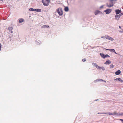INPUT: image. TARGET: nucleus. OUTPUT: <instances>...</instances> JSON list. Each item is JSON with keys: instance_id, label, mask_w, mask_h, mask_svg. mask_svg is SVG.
Wrapping results in <instances>:
<instances>
[{"instance_id": "f257e3e1", "label": "nucleus", "mask_w": 123, "mask_h": 123, "mask_svg": "<svg viewBox=\"0 0 123 123\" xmlns=\"http://www.w3.org/2000/svg\"><path fill=\"white\" fill-rule=\"evenodd\" d=\"M108 114L109 115H115V116H120V113H118L117 112H115L113 113H110V112H108V113H103L101 114Z\"/></svg>"}, {"instance_id": "f03ea898", "label": "nucleus", "mask_w": 123, "mask_h": 123, "mask_svg": "<svg viewBox=\"0 0 123 123\" xmlns=\"http://www.w3.org/2000/svg\"><path fill=\"white\" fill-rule=\"evenodd\" d=\"M114 1V0H109L108 2L106 4L107 6L109 7L113 6L114 5L113 1Z\"/></svg>"}, {"instance_id": "7ed1b4c3", "label": "nucleus", "mask_w": 123, "mask_h": 123, "mask_svg": "<svg viewBox=\"0 0 123 123\" xmlns=\"http://www.w3.org/2000/svg\"><path fill=\"white\" fill-rule=\"evenodd\" d=\"M42 3L44 6H48L50 3L49 0H42Z\"/></svg>"}, {"instance_id": "20e7f679", "label": "nucleus", "mask_w": 123, "mask_h": 123, "mask_svg": "<svg viewBox=\"0 0 123 123\" xmlns=\"http://www.w3.org/2000/svg\"><path fill=\"white\" fill-rule=\"evenodd\" d=\"M56 11L58 13L60 16H61L62 15V11L61 8H59Z\"/></svg>"}, {"instance_id": "39448f33", "label": "nucleus", "mask_w": 123, "mask_h": 123, "mask_svg": "<svg viewBox=\"0 0 123 123\" xmlns=\"http://www.w3.org/2000/svg\"><path fill=\"white\" fill-rule=\"evenodd\" d=\"M101 38H106L111 41H113L114 40L113 38L107 35H105V36H102L101 37Z\"/></svg>"}, {"instance_id": "423d86ee", "label": "nucleus", "mask_w": 123, "mask_h": 123, "mask_svg": "<svg viewBox=\"0 0 123 123\" xmlns=\"http://www.w3.org/2000/svg\"><path fill=\"white\" fill-rule=\"evenodd\" d=\"M112 10L111 9H108L104 11L106 14H109L110 13L111 11Z\"/></svg>"}, {"instance_id": "0eeeda50", "label": "nucleus", "mask_w": 123, "mask_h": 123, "mask_svg": "<svg viewBox=\"0 0 123 123\" xmlns=\"http://www.w3.org/2000/svg\"><path fill=\"white\" fill-rule=\"evenodd\" d=\"M103 81L105 82H106V81L103 80L102 79H97L96 80H95L94 81V82H97L98 81Z\"/></svg>"}, {"instance_id": "6e6552de", "label": "nucleus", "mask_w": 123, "mask_h": 123, "mask_svg": "<svg viewBox=\"0 0 123 123\" xmlns=\"http://www.w3.org/2000/svg\"><path fill=\"white\" fill-rule=\"evenodd\" d=\"M111 62L109 60H107L105 63V64L107 65L111 63Z\"/></svg>"}, {"instance_id": "1a4fd4ad", "label": "nucleus", "mask_w": 123, "mask_h": 123, "mask_svg": "<svg viewBox=\"0 0 123 123\" xmlns=\"http://www.w3.org/2000/svg\"><path fill=\"white\" fill-rule=\"evenodd\" d=\"M120 17L118 15L116 14L115 16V19L118 20L119 19Z\"/></svg>"}, {"instance_id": "9d476101", "label": "nucleus", "mask_w": 123, "mask_h": 123, "mask_svg": "<svg viewBox=\"0 0 123 123\" xmlns=\"http://www.w3.org/2000/svg\"><path fill=\"white\" fill-rule=\"evenodd\" d=\"M121 73V72L120 70H118L115 72V74L116 75H119Z\"/></svg>"}, {"instance_id": "9b49d317", "label": "nucleus", "mask_w": 123, "mask_h": 123, "mask_svg": "<svg viewBox=\"0 0 123 123\" xmlns=\"http://www.w3.org/2000/svg\"><path fill=\"white\" fill-rule=\"evenodd\" d=\"M13 29V28L11 27H9L8 28V30H9L11 33L13 32V31H12V30Z\"/></svg>"}, {"instance_id": "f8f14e48", "label": "nucleus", "mask_w": 123, "mask_h": 123, "mask_svg": "<svg viewBox=\"0 0 123 123\" xmlns=\"http://www.w3.org/2000/svg\"><path fill=\"white\" fill-rule=\"evenodd\" d=\"M116 13L117 14H119L121 12V10L119 9H117L115 11Z\"/></svg>"}, {"instance_id": "ddd939ff", "label": "nucleus", "mask_w": 123, "mask_h": 123, "mask_svg": "<svg viewBox=\"0 0 123 123\" xmlns=\"http://www.w3.org/2000/svg\"><path fill=\"white\" fill-rule=\"evenodd\" d=\"M98 69H102L103 70H105V68L104 67H100L99 66V67L98 68Z\"/></svg>"}, {"instance_id": "4468645a", "label": "nucleus", "mask_w": 123, "mask_h": 123, "mask_svg": "<svg viewBox=\"0 0 123 123\" xmlns=\"http://www.w3.org/2000/svg\"><path fill=\"white\" fill-rule=\"evenodd\" d=\"M92 65L93 66H95L97 68H98L99 67V66H98L95 63H92Z\"/></svg>"}, {"instance_id": "2eb2a0df", "label": "nucleus", "mask_w": 123, "mask_h": 123, "mask_svg": "<svg viewBox=\"0 0 123 123\" xmlns=\"http://www.w3.org/2000/svg\"><path fill=\"white\" fill-rule=\"evenodd\" d=\"M100 55L101 56V57H103V58H105V55L104 54L101 53L100 54Z\"/></svg>"}, {"instance_id": "dca6fc26", "label": "nucleus", "mask_w": 123, "mask_h": 123, "mask_svg": "<svg viewBox=\"0 0 123 123\" xmlns=\"http://www.w3.org/2000/svg\"><path fill=\"white\" fill-rule=\"evenodd\" d=\"M100 12L98 11H96L95 12V14L96 15L98 14Z\"/></svg>"}, {"instance_id": "f3484780", "label": "nucleus", "mask_w": 123, "mask_h": 123, "mask_svg": "<svg viewBox=\"0 0 123 123\" xmlns=\"http://www.w3.org/2000/svg\"><path fill=\"white\" fill-rule=\"evenodd\" d=\"M106 50H109L110 51H113V52H115V50L114 49H105Z\"/></svg>"}, {"instance_id": "a211bd4d", "label": "nucleus", "mask_w": 123, "mask_h": 123, "mask_svg": "<svg viewBox=\"0 0 123 123\" xmlns=\"http://www.w3.org/2000/svg\"><path fill=\"white\" fill-rule=\"evenodd\" d=\"M18 22L20 23H21L23 22V18H21L20 19H19Z\"/></svg>"}, {"instance_id": "6ab92c4d", "label": "nucleus", "mask_w": 123, "mask_h": 123, "mask_svg": "<svg viewBox=\"0 0 123 123\" xmlns=\"http://www.w3.org/2000/svg\"><path fill=\"white\" fill-rule=\"evenodd\" d=\"M42 28H45L46 27L47 28H49V26L48 25H43V26H42Z\"/></svg>"}, {"instance_id": "aec40b11", "label": "nucleus", "mask_w": 123, "mask_h": 123, "mask_svg": "<svg viewBox=\"0 0 123 123\" xmlns=\"http://www.w3.org/2000/svg\"><path fill=\"white\" fill-rule=\"evenodd\" d=\"M64 10L65 11L67 12L68 10V7H65L64 9Z\"/></svg>"}, {"instance_id": "412c9836", "label": "nucleus", "mask_w": 123, "mask_h": 123, "mask_svg": "<svg viewBox=\"0 0 123 123\" xmlns=\"http://www.w3.org/2000/svg\"><path fill=\"white\" fill-rule=\"evenodd\" d=\"M41 11V9H37L36 12H40Z\"/></svg>"}, {"instance_id": "4be33fe9", "label": "nucleus", "mask_w": 123, "mask_h": 123, "mask_svg": "<svg viewBox=\"0 0 123 123\" xmlns=\"http://www.w3.org/2000/svg\"><path fill=\"white\" fill-rule=\"evenodd\" d=\"M110 68H114V66L113 65L111 64L110 65Z\"/></svg>"}, {"instance_id": "5701e85b", "label": "nucleus", "mask_w": 123, "mask_h": 123, "mask_svg": "<svg viewBox=\"0 0 123 123\" xmlns=\"http://www.w3.org/2000/svg\"><path fill=\"white\" fill-rule=\"evenodd\" d=\"M118 80L119 81H121V82H123V80H121V78H118Z\"/></svg>"}, {"instance_id": "b1692460", "label": "nucleus", "mask_w": 123, "mask_h": 123, "mask_svg": "<svg viewBox=\"0 0 123 123\" xmlns=\"http://www.w3.org/2000/svg\"><path fill=\"white\" fill-rule=\"evenodd\" d=\"M30 11H34V9L32 8H31L29 9Z\"/></svg>"}, {"instance_id": "393cba45", "label": "nucleus", "mask_w": 123, "mask_h": 123, "mask_svg": "<svg viewBox=\"0 0 123 123\" xmlns=\"http://www.w3.org/2000/svg\"><path fill=\"white\" fill-rule=\"evenodd\" d=\"M110 56L108 55H105V58L106 57H109Z\"/></svg>"}, {"instance_id": "a878e982", "label": "nucleus", "mask_w": 123, "mask_h": 123, "mask_svg": "<svg viewBox=\"0 0 123 123\" xmlns=\"http://www.w3.org/2000/svg\"><path fill=\"white\" fill-rule=\"evenodd\" d=\"M123 15V12L122 13H121V14H120L119 15V16L120 17L121 16H122Z\"/></svg>"}, {"instance_id": "bb28decb", "label": "nucleus", "mask_w": 123, "mask_h": 123, "mask_svg": "<svg viewBox=\"0 0 123 123\" xmlns=\"http://www.w3.org/2000/svg\"><path fill=\"white\" fill-rule=\"evenodd\" d=\"M86 60V59H82V61L83 62H84Z\"/></svg>"}, {"instance_id": "cd10ccee", "label": "nucleus", "mask_w": 123, "mask_h": 123, "mask_svg": "<svg viewBox=\"0 0 123 123\" xmlns=\"http://www.w3.org/2000/svg\"><path fill=\"white\" fill-rule=\"evenodd\" d=\"M1 44L0 43V51L1 50Z\"/></svg>"}, {"instance_id": "c85d7f7f", "label": "nucleus", "mask_w": 123, "mask_h": 123, "mask_svg": "<svg viewBox=\"0 0 123 123\" xmlns=\"http://www.w3.org/2000/svg\"><path fill=\"white\" fill-rule=\"evenodd\" d=\"M120 120L121 121H122V122L123 123V119H120Z\"/></svg>"}, {"instance_id": "c756f323", "label": "nucleus", "mask_w": 123, "mask_h": 123, "mask_svg": "<svg viewBox=\"0 0 123 123\" xmlns=\"http://www.w3.org/2000/svg\"><path fill=\"white\" fill-rule=\"evenodd\" d=\"M120 116H123V112L120 113Z\"/></svg>"}, {"instance_id": "7c9ffc66", "label": "nucleus", "mask_w": 123, "mask_h": 123, "mask_svg": "<svg viewBox=\"0 0 123 123\" xmlns=\"http://www.w3.org/2000/svg\"><path fill=\"white\" fill-rule=\"evenodd\" d=\"M34 11H37V9H34Z\"/></svg>"}, {"instance_id": "2f4dec72", "label": "nucleus", "mask_w": 123, "mask_h": 123, "mask_svg": "<svg viewBox=\"0 0 123 123\" xmlns=\"http://www.w3.org/2000/svg\"><path fill=\"white\" fill-rule=\"evenodd\" d=\"M115 80H118V78H116L115 79Z\"/></svg>"}, {"instance_id": "473e14b6", "label": "nucleus", "mask_w": 123, "mask_h": 123, "mask_svg": "<svg viewBox=\"0 0 123 123\" xmlns=\"http://www.w3.org/2000/svg\"><path fill=\"white\" fill-rule=\"evenodd\" d=\"M103 7V6H101L100 7V8H102V7Z\"/></svg>"}, {"instance_id": "72a5a7b5", "label": "nucleus", "mask_w": 123, "mask_h": 123, "mask_svg": "<svg viewBox=\"0 0 123 123\" xmlns=\"http://www.w3.org/2000/svg\"><path fill=\"white\" fill-rule=\"evenodd\" d=\"M119 28H121V27H120V26H119Z\"/></svg>"}, {"instance_id": "f704fd0d", "label": "nucleus", "mask_w": 123, "mask_h": 123, "mask_svg": "<svg viewBox=\"0 0 123 123\" xmlns=\"http://www.w3.org/2000/svg\"><path fill=\"white\" fill-rule=\"evenodd\" d=\"M114 52V53L115 54H117V53L116 52H115H115Z\"/></svg>"}, {"instance_id": "c9c22d12", "label": "nucleus", "mask_w": 123, "mask_h": 123, "mask_svg": "<svg viewBox=\"0 0 123 123\" xmlns=\"http://www.w3.org/2000/svg\"><path fill=\"white\" fill-rule=\"evenodd\" d=\"M114 52V53L115 54H117V53L116 52H115H115Z\"/></svg>"}, {"instance_id": "e433bc0d", "label": "nucleus", "mask_w": 123, "mask_h": 123, "mask_svg": "<svg viewBox=\"0 0 123 123\" xmlns=\"http://www.w3.org/2000/svg\"><path fill=\"white\" fill-rule=\"evenodd\" d=\"M10 38V37H9L8 38V40H9V39Z\"/></svg>"}, {"instance_id": "4c0bfd02", "label": "nucleus", "mask_w": 123, "mask_h": 123, "mask_svg": "<svg viewBox=\"0 0 123 123\" xmlns=\"http://www.w3.org/2000/svg\"><path fill=\"white\" fill-rule=\"evenodd\" d=\"M11 39H10V41H11Z\"/></svg>"}, {"instance_id": "58836bf2", "label": "nucleus", "mask_w": 123, "mask_h": 123, "mask_svg": "<svg viewBox=\"0 0 123 123\" xmlns=\"http://www.w3.org/2000/svg\"><path fill=\"white\" fill-rule=\"evenodd\" d=\"M0 0V1H2V0Z\"/></svg>"}]
</instances>
